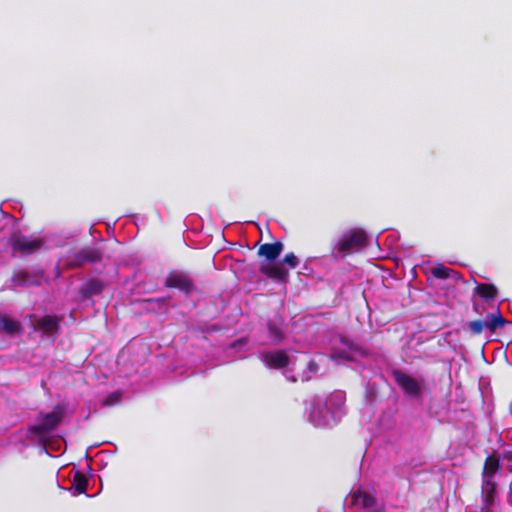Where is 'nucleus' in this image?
Listing matches in <instances>:
<instances>
[{"label":"nucleus","instance_id":"393cba45","mask_svg":"<svg viewBox=\"0 0 512 512\" xmlns=\"http://www.w3.org/2000/svg\"><path fill=\"white\" fill-rule=\"evenodd\" d=\"M282 263L288 265L291 269H294L298 266L299 261L294 253H289L284 256Z\"/></svg>","mask_w":512,"mask_h":512},{"label":"nucleus","instance_id":"4468645a","mask_svg":"<svg viewBox=\"0 0 512 512\" xmlns=\"http://www.w3.org/2000/svg\"><path fill=\"white\" fill-rule=\"evenodd\" d=\"M60 319L57 316L45 315L36 319L35 329L42 331L44 334L58 333L60 330Z\"/></svg>","mask_w":512,"mask_h":512},{"label":"nucleus","instance_id":"dca6fc26","mask_svg":"<svg viewBox=\"0 0 512 512\" xmlns=\"http://www.w3.org/2000/svg\"><path fill=\"white\" fill-rule=\"evenodd\" d=\"M260 272L270 279L280 282H286L288 279V271L282 265L262 264Z\"/></svg>","mask_w":512,"mask_h":512},{"label":"nucleus","instance_id":"a211bd4d","mask_svg":"<svg viewBox=\"0 0 512 512\" xmlns=\"http://www.w3.org/2000/svg\"><path fill=\"white\" fill-rule=\"evenodd\" d=\"M103 285L100 281L91 279L85 282L80 288V294L83 299H90L95 295L101 294Z\"/></svg>","mask_w":512,"mask_h":512},{"label":"nucleus","instance_id":"5701e85b","mask_svg":"<svg viewBox=\"0 0 512 512\" xmlns=\"http://www.w3.org/2000/svg\"><path fill=\"white\" fill-rule=\"evenodd\" d=\"M268 330H269L270 336L276 342H280L283 339V332H282V330L277 325L269 322L268 323Z\"/></svg>","mask_w":512,"mask_h":512},{"label":"nucleus","instance_id":"c756f323","mask_svg":"<svg viewBox=\"0 0 512 512\" xmlns=\"http://www.w3.org/2000/svg\"><path fill=\"white\" fill-rule=\"evenodd\" d=\"M164 300L163 299H160V298H157V299H147L146 302H149V303H152V302H157V303H162Z\"/></svg>","mask_w":512,"mask_h":512},{"label":"nucleus","instance_id":"c85d7f7f","mask_svg":"<svg viewBox=\"0 0 512 512\" xmlns=\"http://www.w3.org/2000/svg\"><path fill=\"white\" fill-rule=\"evenodd\" d=\"M472 308L475 313H480L479 304L476 301H473Z\"/></svg>","mask_w":512,"mask_h":512},{"label":"nucleus","instance_id":"9b49d317","mask_svg":"<svg viewBox=\"0 0 512 512\" xmlns=\"http://www.w3.org/2000/svg\"><path fill=\"white\" fill-rule=\"evenodd\" d=\"M264 363L272 369H283L290 364V357L285 350L269 351L263 354Z\"/></svg>","mask_w":512,"mask_h":512},{"label":"nucleus","instance_id":"2eb2a0df","mask_svg":"<svg viewBox=\"0 0 512 512\" xmlns=\"http://www.w3.org/2000/svg\"><path fill=\"white\" fill-rule=\"evenodd\" d=\"M283 251V244L281 242L265 243L258 249V255L264 257L267 261H275Z\"/></svg>","mask_w":512,"mask_h":512},{"label":"nucleus","instance_id":"0eeeda50","mask_svg":"<svg viewBox=\"0 0 512 512\" xmlns=\"http://www.w3.org/2000/svg\"><path fill=\"white\" fill-rule=\"evenodd\" d=\"M392 376L397 385L401 387L405 394L411 397L420 396L421 387L416 379L401 370H393Z\"/></svg>","mask_w":512,"mask_h":512},{"label":"nucleus","instance_id":"ddd939ff","mask_svg":"<svg viewBox=\"0 0 512 512\" xmlns=\"http://www.w3.org/2000/svg\"><path fill=\"white\" fill-rule=\"evenodd\" d=\"M501 469L500 457L496 452L489 454L484 461L481 471V480H494V476Z\"/></svg>","mask_w":512,"mask_h":512},{"label":"nucleus","instance_id":"f03ea898","mask_svg":"<svg viewBox=\"0 0 512 512\" xmlns=\"http://www.w3.org/2000/svg\"><path fill=\"white\" fill-rule=\"evenodd\" d=\"M507 324H511V322L502 316L499 308H496L493 312L488 313L485 319L469 321L467 323V328L472 335H480L484 330H488L493 334L498 329L504 328Z\"/></svg>","mask_w":512,"mask_h":512},{"label":"nucleus","instance_id":"7c9ffc66","mask_svg":"<svg viewBox=\"0 0 512 512\" xmlns=\"http://www.w3.org/2000/svg\"><path fill=\"white\" fill-rule=\"evenodd\" d=\"M503 458L512 459V454H510V453H505V454H503Z\"/></svg>","mask_w":512,"mask_h":512},{"label":"nucleus","instance_id":"cd10ccee","mask_svg":"<svg viewBox=\"0 0 512 512\" xmlns=\"http://www.w3.org/2000/svg\"><path fill=\"white\" fill-rule=\"evenodd\" d=\"M337 357L341 358V359H344L346 361H350L352 360V357L349 356L347 353L345 352H337L336 354ZM334 357H335V354H334Z\"/></svg>","mask_w":512,"mask_h":512},{"label":"nucleus","instance_id":"412c9836","mask_svg":"<svg viewBox=\"0 0 512 512\" xmlns=\"http://www.w3.org/2000/svg\"><path fill=\"white\" fill-rule=\"evenodd\" d=\"M71 485L75 494H85L88 487V478L84 472L75 470L71 479Z\"/></svg>","mask_w":512,"mask_h":512},{"label":"nucleus","instance_id":"9d476101","mask_svg":"<svg viewBox=\"0 0 512 512\" xmlns=\"http://www.w3.org/2000/svg\"><path fill=\"white\" fill-rule=\"evenodd\" d=\"M309 419L315 427L326 428L337 424L332 420L330 410L327 405L313 406L310 411Z\"/></svg>","mask_w":512,"mask_h":512},{"label":"nucleus","instance_id":"f3484780","mask_svg":"<svg viewBox=\"0 0 512 512\" xmlns=\"http://www.w3.org/2000/svg\"><path fill=\"white\" fill-rule=\"evenodd\" d=\"M498 295V288L492 283H476L473 297L478 296L486 302L493 301Z\"/></svg>","mask_w":512,"mask_h":512},{"label":"nucleus","instance_id":"bb28decb","mask_svg":"<svg viewBox=\"0 0 512 512\" xmlns=\"http://www.w3.org/2000/svg\"><path fill=\"white\" fill-rule=\"evenodd\" d=\"M307 369L312 373H317L319 371V365L316 361L310 360L308 362Z\"/></svg>","mask_w":512,"mask_h":512},{"label":"nucleus","instance_id":"a878e982","mask_svg":"<svg viewBox=\"0 0 512 512\" xmlns=\"http://www.w3.org/2000/svg\"><path fill=\"white\" fill-rule=\"evenodd\" d=\"M120 401V394L117 392L111 393L103 400L104 406H112Z\"/></svg>","mask_w":512,"mask_h":512},{"label":"nucleus","instance_id":"473e14b6","mask_svg":"<svg viewBox=\"0 0 512 512\" xmlns=\"http://www.w3.org/2000/svg\"><path fill=\"white\" fill-rule=\"evenodd\" d=\"M482 512H492L491 509H481Z\"/></svg>","mask_w":512,"mask_h":512},{"label":"nucleus","instance_id":"6e6552de","mask_svg":"<svg viewBox=\"0 0 512 512\" xmlns=\"http://www.w3.org/2000/svg\"><path fill=\"white\" fill-rule=\"evenodd\" d=\"M345 401L346 396L343 391H334L328 396L325 405L328 406L334 422H339L345 414Z\"/></svg>","mask_w":512,"mask_h":512},{"label":"nucleus","instance_id":"b1692460","mask_svg":"<svg viewBox=\"0 0 512 512\" xmlns=\"http://www.w3.org/2000/svg\"><path fill=\"white\" fill-rule=\"evenodd\" d=\"M341 343L346 346L349 350L357 353H362V349L359 345H357L355 342H353L351 339H348L346 337L340 338Z\"/></svg>","mask_w":512,"mask_h":512},{"label":"nucleus","instance_id":"1a4fd4ad","mask_svg":"<svg viewBox=\"0 0 512 512\" xmlns=\"http://www.w3.org/2000/svg\"><path fill=\"white\" fill-rule=\"evenodd\" d=\"M481 509H491L498 497V484L495 480H481Z\"/></svg>","mask_w":512,"mask_h":512},{"label":"nucleus","instance_id":"4be33fe9","mask_svg":"<svg viewBox=\"0 0 512 512\" xmlns=\"http://www.w3.org/2000/svg\"><path fill=\"white\" fill-rule=\"evenodd\" d=\"M431 274L433 277H435L437 279H448V278L458 279L460 276L459 272H457L451 268L445 267L442 264H439V265L433 267L431 269Z\"/></svg>","mask_w":512,"mask_h":512},{"label":"nucleus","instance_id":"aec40b11","mask_svg":"<svg viewBox=\"0 0 512 512\" xmlns=\"http://www.w3.org/2000/svg\"><path fill=\"white\" fill-rule=\"evenodd\" d=\"M376 502L377 499L373 495L360 489H358L352 494V503L360 505L364 509L373 507L376 504Z\"/></svg>","mask_w":512,"mask_h":512},{"label":"nucleus","instance_id":"2f4dec72","mask_svg":"<svg viewBox=\"0 0 512 512\" xmlns=\"http://www.w3.org/2000/svg\"><path fill=\"white\" fill-rule=\"evenodd\" d=\"M509 495L512 496V481H511V485H510Z\"/></svg>","mask_w":512,"mask_h":512},{"label":"nucleus","instance_id":"20e7f679","mask_svg":"<svg viewBox=\"0 0 512 512\" xmlns=\"http://www.w3.org/2000/svg\"><path fill=\"white\" fill-rule=\"evenodd\" d=\"M164 286L168 289H177L186 295H190L197 290L191 276L182 270H171L165 279Z\"/></svg>","mask_w":512,"mask_h":512},{"label":"nucleus","instance_id":"39448f33","mask_svg":"<svg viewBox=\"0 0 512 512\" xmlns=\"http://www.w3.org/2000/svg\"><path fill=\"white\" fill-rule=\"evenodd\" d=\"M367 242V235L362 229H351L345 232L336 245L339 253L362 247Z\"/></svg>","mask_w":512,"mask_h":512},{"label":"nucleus","instance_id":"6ab92c4d","mask_svg":"<svg viewBox=\"0 0 512 512\" xmlns=\"http://www.w3.org/2000/svg\"><path fill=\"white\" fill-rule=\"evenodd\" d=\"M0 330L9 335H14L22 333L23 328L19 321L7 315H0Z\"/></svg>","mask_w":512,"mask_h":512},{"label":"nucleus","instance_id":"423d86ee","mask_svg":"<svg viewBox=\"0 0 512 512\" xmlns=\"http://www.w3.org/2000/svg\"><path fill=\"white\" fill-rule=\"evenodd\" d=\"M44 273L42 271L30 272L26 269H16L12 273L11 282L14 286H39Z\"/></svg>","mask_w":512,"mask_h":512},{"label":"nucleus","instance_id":"f8f14e48","mask_svg":"<svg viewBox=\"0 0 512 512\" xmlns=\"http://www.w3.org/2000/svg\"><path fill=\"white\" fill-rule=\"evenodd\" d=\"M102 259V252L95 247H84L74 254L72 266H82L84 263H95Z\"/></svg>","mask_w":512,"mask_h":512},{"label":"nucleus","instance_id":"f257e3e1","mask_svg":"<svg viewBox=\"0 0 512 512\" xmlns=\"http://www.w3.org/2000/svg\"><path fill=\"white\" fill-rule=\"evenodd\" d=\"M65 415V409L61 405H56L50 413H39L37 420L39 423L27 428L28 434L44 436L55 430Z\"/></svg>","mask_w":512,"mask_h":512},{"label":"nucleus","instance_id":"7ed1b4c3","mask_svg":"<svg viewBox=\"0 0 512 512\" xmlns=\"http://www.w3.org/2000/svg\"><path fill=\"white\" fill-rule=\"evenodd\" d=\"M9 244L14 252L31 255L44 246V240L39 237L25 236L19 232L12 233Z\"/></svg>","mask_w":512,"mask_h":512}]
</instances>
